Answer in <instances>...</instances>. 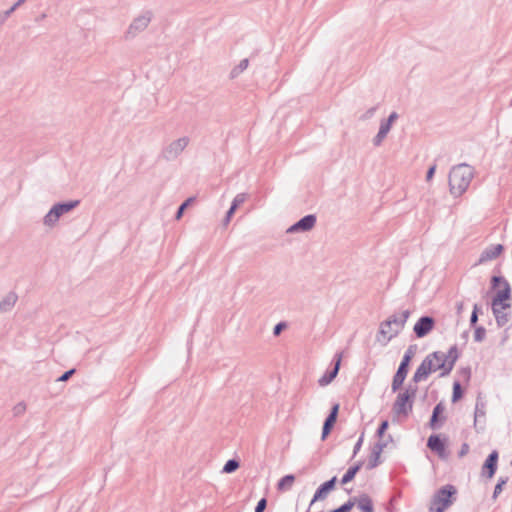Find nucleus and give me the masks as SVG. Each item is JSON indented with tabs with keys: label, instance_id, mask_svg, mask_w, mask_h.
<instances>
[{
	"label": "nucleus",
	"instance_id": "obj_47",
	"mask_svg": "<svg viewBox=\"0 0 512 512\" xmlns=\"http://www.w3.org/2000/svg\"><path fill=\"white\" fill-rule=\"evenodd\" d=\"M435 169H436V166H435V165L431 166V167L428 169V171H427V175H426V179H427V181H429V180H431V179H432V177H433V175H434V172H435Z\"/></svg>",
	"mask_w": 512,
	"mask_h": 512
},
{
	"label": "nucleus",
	"instance_id": "obj_22",
	"mask_svg": "<svg viewBox=\"0 0 512 512\" xmlns=\"http://www.w3.org/2000/svg\"><path fill=\"white\" fill-rule=\"evenodd\" d=\"M361 468V463L353 466V467H350L346 473L344 474V476L342 477L341 479V483L342 484H347L349 483L350 481L353 480V478L355 477L356 473L360 470Z\"/></svg>",
	"mask_w": 512,
	"mask_h": 512
},
{
	"label": "nucleus",
	"instance_id": "obj_49",
	"mask_svg": "<svg viewBox=\"0 0 512 512\" xmlns=\"http://www.w3.org/2000/svg\"><path fill=\"white\" fill-rule=\"evenodd\" d=\"M468 450H469V446L468 444L464 443L461 447V450L459 452V456L460 457H463L464 455H466L468 453Z\"/></svg>",
	"mask_w": 512,
	"mask_h": 512
},
{
	"label": "nucleus",
	"instance_id": "obj_46",
	"mask_svg": "<svg viewBox=\"0 0 512 512\" xmlns=\"http://www.w3.org/2000/svg\"><path fill=\"white\" fill-rule=\"evenodd\" d=\"M439 415H440V414H437L436 412H434V411H433V413H432V417H431V420H430V426H431V428H433V429H434V428L436 427V426H435V424H436V422H437V420H438V416H439Z\"/></svg>",
	"mask_w": 512,
	"mask_h": 512
},
{
	"label": "nucleus",
	"instance_id": "obj_30",
	"mask_svg": "<svg viewBox=\"0 0 512 512\" xmlns=\"http://www.w3.org/2000/svg\"><path fill=\"white\" fill-rule=\"evenodd\" d=\"M26 411V404L24 402H19L13 407L14 416L23 415Z\"/></svg>",
	"mask_w": 512,
	"mask_h": 512
},
{
	"label": "nucleus",
	"instance_id": "obj_25",
	"mask_svg": "<svg viewBox=\"0 0 512 512\" xmlns=\"http://www.w3.org/2000/svg\"><path fill=\"white\" fill-rule=\"evenodd\" d=\"M380 456H381L380 452L372 449L370 457H369V461L367 464V468L373 469V468L377 467L380 463Z\"/></svg>",
	"mask_w": 512,
	"mask_h": 512
},
{
	"label": "nucleus",
	"instance_id": "obj_3",
	"mask_svg": "<svg viewBox=\"0 0 512 512\" xmlns=\"http://www.w3.org/2000/svg\"><path fill=\"white\" fill-rule=\"evenodd\" d=\"M410 311L403 310L400 313L393 314L386 321L382 322L379 329V336L385 339V342L390 341L396 337L403 329L407 319L409 318Z\"/></svg>",
	"mask_w": 512,
	"mask_h": 512
},
{
	"label": "nucleus",
	"instance_id": "obj_51",
	"mask_svg": "<svg viewBox=\"0 0 512 512\" xmlns=\"http://www.w3.org/2000/svg\"><path fill=\"white\" fill-rule=\"evenodd\" d=\"M26 0H18L16 3H14L10 8L14 12L18 7H20L23 3H25Z\"/></svg>",
	"mask_w": 512,
	"mask_h": 512
},
{
	"label": "nucleus",
	"instance_id": "obj_53",
	"mask_svg": "<svg viewBox=\"0 0 512 512\" xmlns=\"http://www.w3.org/2000/svg\"><path fill=\"white\" fill-rule=\"evenodd\" d=\"M510 106H512V99H511V102H510Z\"/></svg>",
	"mask_w": 512,
	"mask_h": 512
},
{
	"label": "nucleus",
	"instance_id": "obj_27",
	"mask_svg": "<svg viewBox=\"0 0 512 512\" xmlns=\"http://www.w3.org/2000/svg\"><path fill=\"white\" fill-rule=\"evenodd\" d=\"M194 199H195L194 197H190V198H188L184 203H182V204L180 205V207L178 208V211H177V213H176V216H175V218H176L177 220L181 219V217H182V215H183V213H184V210H186V208H187L188 206H190V205L194 202Z\"/></svg>",
	"mask_w": 512,
	"mask_h": 512
},
{
	"label": "nucleus",
	"instance_id": "obj_1",
	"mask_svg": "<svg viewBox=\"0 0 512 512\" xmlns=\"http://www.w3.org/2000/svg\"><path fill=\"white\" fill-rule=\"evenodd\" d=\"M457 359L458 350L455 345L450 347L447 353L442 351L430 353L416 369L412 380L414 383H419L436 371H440L442 377L447 376L452 371Z\"/></svg>",
	"mask_w": 512,
	"mask_h": 512
},
{
	"label": "nucleus",
	"instance_id": "obj_11",
	"mask_svg": "<svg viewBox=\"0 0 512 512\" xmlns=\"http://www.w3.org/2000/svg\"><path fill=\"white\" fill-rule=\"evenodd\" d=\"M316 216L313 214H309L301 218L299 221L291 225L287 229V233H303L312 230L316 224Z\"/></svg>",
	"mask_w": 512,
	"mask_h": 512
},
{
	"label": "nucleus",
	"instance_id": "obj_6",
	"mask_svg": "<svg viewBox=\"0 0 512 512\" xmlns=\"http://www.w3.org/2000/svg\"><path fill=\"white\" fill-rule=\"evenodd\" d=\"M492 285L494 288L501 285V289L497 291L496 296L493 298L492 310L497 311V307L508 308L509 304L506 301L510 298L511 293L509 283L500 276H493Z\"/></svg>",
	"mask_w": 512,
	"mask_h": 512
},
{
	"label": "nucleus",
	"instance_id": "obj_18",
	"mask_svg": "<svg viewBox=\"0 0 512 512\" xmlns=\"http://www.w3.org/2000/svg\"><path fill=\"white\" fill-rule=\"evenodd\" d=\"M341 363V354L336 355L335 366L332 371L326 372L320 379L319 385L326 386L333 381V379L337 376Z\"/></svg>",
	"mask_w": 512,
	"mask_h": 512
},
{
	"label": "nucleus",
	"instance_id": "obj_52",
	"mask_svg": "<svg viewBox=\"0 0 512 512\" xmlns=\"http://www.w3.org/2000/svg\"><path fill=\"white\" fill-rule=\"evenodd\" d=\"M46 18V14L45 13H42L36 20L37 21H40V20H43Z\"/></svg>",
	"mask_w": 512,
	"mask_h": 512
},
{
	"label": "nucleus",
	"instance_id": "obj_41",
	"mask_svg": "<svg viewBox=\"0 0 512 512\" xmlns=\"http://www.w3.org/2000/svg\"><path fill=\"white\" fill-rule=\"evenodd\" d=\"M266 499H261L258 503H257V506L255 508V512H263L264 509L266 508Z\"/></svg>",
	"mask_w": 512,
	"mask_h": 512
},
{
	"label": "nucleus",
	"instance_id": "obj_28",
	"mask_svg": "<svg viewBox=\"0 0 512 512\" xmlns=\"http://www.w3.org/2000/svg\"><path fill=\"white\" fill-rule=\"evenodd\" d=\"M239 467L238 461L231 459L226 462V464L223 467V472L225 473H232Z\"/></svg>",
	"mask_w": 512,
	"mask_h": 512
},
{
	"label": "nucleus",
	"instance_id": "obj_21",
	"mask_svg": "<svg viewBox=\"0 0 512 512\" xmlns=\"http://www.w3.org/2000/svg\"><path fill=\"white\" fill-rule=\"evenodd\" d=\"M485 415H486V402L481 397H478L476 400V405H475L474 425L477 426V423L481 419H485Z\"/></svg>",
	"mask_w": 512,
	"mask_h": 512
},
{
	"label": "nucleus",
	"instance_id": "obj_5",
	"mask_svg": "<svg viewBox=\"0 0 512 512\" xmlns=\"http://www.w3.org/2000/svg\"><path fill=\"white\" fill-rule=\"evenodd\" d=\"M78 205V201L55 204L43 218V224L46 227L53 228L57 225L59 219L64 214L69 213Z\"/></svg>",
	"mask_w": 512,
	"mask_h": 512
},
{
	"label": "nucleus",
	"instance_id": "obj_32",
	"mask_svg": "<svg viewBox=\"0 0 512 512\" xmlns=\"http://www.w3.org/2000/svg\"><path fill=\"white\" fill-rule=\"evenodd\" d=\"M287 327V324L285 322H280L278 324L275 325L274 329H273V335L274 336H279L280 333L286 329Z\"/></svg>",
	"mask_w": 512,
	"mask_h": 512
},
{
	"label": "nucleus",
	"instance_id": "obj_29",
	"mask_svg": "<svg viewBox=\"0 0 512 512\" xmlns=\"http://www.w3.org/2000/svg\"><path fill=\"white\" fill-rule=\"evenodd\" d=\"M462 397L461 385L459 382H455L453 385L452 402H457Z\"/></svg>",
	"mask_w": 512,
	"mask_h": 512
},
{
	"label": "nucleus",
	"instance_id": "obj_12",
	"mask_svg": "<svg viewBox=\"0 0 512 512\" xmlns=\"http://www.w3.org/2000/svg\"><path fill=\"white\" fill-rule=\"evenodd\" d=\"M435 321L430 316L421 317L414 325V333L418 338L425 337L434 327Z\"/></svg>",
	"mask_w": 512,
	"mask_h": 512
},
{
	"label": "nucleus",
	"instance_id": "obj_43",
	"mask_svg": "<svg viewBox=\"0 0 512 512\" xmlns=\"http://www.w3.org/2000/svg\"><path fill=\"white\" fill-rule=\"evenodd\" d=\"M386 447V443L384 442H378L373 446V450L378 451L380 453L383 452L384 448Z\"/></svg>",
	"mask_w": 512,
	"mask_h": 512
},
{
	"label": "nucleus",
	"instance_id": "obj_34",
	"mask_svg": "<svg viewBox=\"0 0 512 512\" xmlns=\"http://www.w3.org/2000/svg\"><path fill=\"white\" fill-rule=\"evenodd\" d=\"M390 129H391V125L389 124V122H386L385 120H381L379 131L383 132L385 135H387L389 133Z\"/></svg>",
	"mask_w": 512,
	"mask_h": 512
},
{
	"label": "nucleus",
	"instance_id": "obj_16",
	"mask_svg": "<svg viewBox=\"0 0 512 512\" xmlns=\"http://www.w3.org/2000/svg\"><path fill=\"white\" fill-rule=\"evenodd\" d=\"M338 411H339V404L333 405V407L323 425L322 436H321L322 440H324L330 433L334 423L336 422Z\"/></svg>",
	"mask_w": 512,
	"mask_h": 512
},
{
	"label": "nucleus",
	"instance_id": "obj_45",
	"mask_svg": "<svg viewBox=\"0 0 512 512\" xmlns=\"http://www.w3.org/2000/svg\"><path fill=\"white\" fill-rule=\"evenodd\" d=\"M237 208H235L234 206L231 205L230 209L227 211V214H226V219H225V222L228 223L232 217V215L234 214L235 210Z\"/></svg>",
	"mask_w": 512,
	"mask_h": 512
},
{
	"label": "nucleus",
	"instance_id": "obj_50",
	"mask_svg": "<svg viewBox=\"0 0 512 512\" xmlns=\"http://www.w3.org/2000/svg\"><path fill=\"white\" fill-rule=\"evenodd\" d=\"M476 308H477V307L475 306V307H474V311H473V313H472V315H471V319H470V322H471V324H472V325H474V324L477 322V320H478V316H477Z\"/></svg>",
	"mask_w": 512,
	"mask_h": 512
},
{
	"label": "nucleus",
	"instance_id": "obj_8",
	"mask_svg": "<svg viewBox=\"0 0 512 512\" xmlns=\"http://www.w3.org/2000/svg\"><path fill=\"white\" fill-rule=\"evenodd\" d=\"M414 354H415V348L413 346L408 347V349L406 350V352L402 358V361L398 367V370L393 377L392 385H391L393 392L398 391L400 389V387L402 386V384L407 376V373H408L409 363H410L411 359L413 358Z\"/></svg>",
	"mask_w": 512,
	"mask_h": 512
},
{
	"label": "nucleus",
	"instance_id": "obj_19",
	"mask_svg": "<svg viewBox=\"0 0 512 512\" xmlns=\"http://www.w3.org/2000/svg\"><path fill=\"white\" fill-rule=\"evenodd\" d=\"M350 501H355V505H357L362 512H373L372 500L367 494L354 497L350 499Z\"/></svg>",
	"mask_w": 512,
	"mask_h": 512
},
{
	"label": "nucleus",
	"instance_id": "obj_36",
	"mask_svg": "<svg viewBox=\"0 0 512 512\" xmlns=\"http://www.w3.org/2000/svg\"><path fill=\"white\" fill-rule=\"evenodd\" d=\"M506 483L505 480H500L495 488H494V492H493V497L496 498L501 492H502V488H503V485Z\"/></svg>",
	"mask_w": 512,
	"mask_h": 512
},
{
	"label": "nucleus",
	"instance_id": "obj_23",
	"mask_svg": "<svg viewBox=\"0 0 512 512\" xmlns=\"http://www.w3.org/2000/svg\"><path fill=\"white\" fill-rule=\"evenodd\" d=\"M249 65V60L247 58L242 59L240 63L234 67L230 72V78L234 79L238 77L244 70L247 69Z\"/></svg>",
	"mask_w": 512,
	"mask_h": 512
},
{
	"label": "nucleus",
	"instance_id": "obj_35",
	"mask_svg": "<svg viewBox=\"0 0 512 512\" xmlns=\"http://www.w3.org/2000/svg\"><path fill=\"white\" fill-rule=\"evenodd\" d=\"M386 136L387 135H385L383 132L378 131V133L376 134V136L373 139V144L375 146H379L383 142V140L386 138Z\"/></svg>",
	"mask_w": 512,
	"mask_h": 512
},
{
	"label": "nucleus",
	"instance_id": "obj_4",
	"mask_svg": "<svg viewBox=\"0 0 512 512\" xmlns=\"http://www.w3.org/2000/svg\"><path fill=\"white\" fill-rule=\"evenodd\" d=\"M417 393V386L409 384L404 391L398 393L392 411L396 417H407L413 408L414 399Z\"/></svg>",
	"mask_w": 512,
	"mask_h": 512
},
{
	"label": "nucleus",
	"instance_id": "obj_38",
	"mask_svg": "<svg viewBox=\"0 0 512 512\" xmlns=\"http://www.w3.org/2000/svg\"><path fill=\"white\" fill-rule=\"evenodd\" d=\"M388 425H389V424H388V421H383V422L381 423V425L379 426V428H378V430H377V435H378L379 437H383V435H384L385 431H386V430H387V428H388Z\"/></svg>",
	"mask_w": 512,
	"mask_h": 512
},
{
	"label": "nucleus",
	"instance_id": "obj_7",
	"mask_svg": "<svg viewBox=\"0 0 512 512\" xmlns=\"http://www.w3.org/2000/svg\"><path fill=\"white\" fill-rule=\"evenodd\" d=\"M456 493V489L452 485L442 487L434 495L430 510L432 512H444L451 504V497Z\"/></svg>",
	"mask_w": 512,
	"mask_h": 512
},
{
	"label": "nucleus",
	"instance_id": "obj_10",
	"mask_svg": "<svg viewBox=\"0 0 512 512\" xmlns=\"http://www.w3.org/2000/svg\"><path fill=\"white\" fill-rule=\"evenodd\" d=\"M190 142L189 137L184 136L172 141L163 151L166 158H177Z\"/></svg>",
	"mask_w": 512,
	"mask_h": 512
},
{
	"label": "nucleus",
	"instance_id": "obj_44",
	"mask_svg": "<svg viewBox=\"0 0 512 512\" xmlns=\"http://www.w3.org/2000/svg\"><path fill=\"white\" fill-rule=\"evenodd\" d=\"M377 107H372L367 110V112L362 116V119H368L372 117L376 111Z\"/></svg>",
	"mask_w": 512,
	"mask_h": 512
},
{
	"label": "nucleus",
	"instance_id": "obj_24",
	"mask_svg": "<svg viewBox=\"0 0 512 512\" xmlns=\"http://www.w3.org/2000/svg\"><path fill=\"white\" fill-rule=\"evenodd\" d=\"M295 481V477L293 475H286L280 479L278 482V489L285 490L290 489Z\"/></svg>",
	"mask_w": 512,
	"mask_h": 512
},
{
	"label": "nucleus",
	"instance_id": "obj_31",
	"mask_svg": "<svg viewBox=\"0 0 512 512\" xmlns=\"http://www.w3.org/2000/svg\"><path fill=\"white\" fill-rule=\"evenodd\" d=\"M246 200V194L240 193L235 196L232 202V206L238 208Z\"/></svg>",
	"mask_w": 512,
	"mask_h": 512
},
{
	"label": "nucleus",
	"instance_id": "obj_17",
	"mask_svg": "<svg viewBox=\"0 0 512 512\" xmlns=\"http://www.w3.org/2000/svg\"><path fill=\"white\" fill-rule=\"evenodd\" d=\"M17 300H18V296L16 293L9 292L8 294H6L0 300V312L1 313L10 312L14 308Z\"/></svg>",
	"mask_w": 512,
	"mask_h": 512
},
{
	"label": "nucleus",
	"instance_id": "obj_26",
	"mask_svg": "<svg viewBox=\"0 0 512 512\" xmlns=\"http://www.w3.org/2000/svg\"><path fill=\"white\" fill-rule=\"evenodd\" d=\"M505 308L497 307V311H493L499 326H503L508 322L507 315L502 312Z\"/></svg>",
	"mask_w": 512,
	"mask_h": 512
},
{
	"label": "nucleus",
	"instance_id": "obj_33",
	"mask_svg": "<svg viewBox=\"0 0 512 512\" xmlns=\"http://www.w3.org/2000/svg\"><path fill=\"white\" fill-rule=\"evenodd\" d=\"M484 335H485V329L482 328V327H479L475 330V333H474V339L475 341L477 342H480L483 340L484 338Z\"/></svg>",
	"mask_w": 512,
	"mask_h": 512
},
{
	"label": "nucleus",
	"instance_id": "obj_42",
	"mask_svg": "<svg viewBox=\"0 0 512 512\" xmlns=\"http://www.w3.org/2000/svg\"><path fill=\"white\" fill-rule=\"evenodd\" d=\"M399 115L397 112L393 111L387 119H384L386 122L392 126V123L398 119Z\"/></svg>",
	"mask_w": 512,
	"mask_h": 512
},
{
	"label": "nucleus",
	"instance_id": "obj_40",
	"mask_svg": "<svg viewBox=\"0 0 512 512\" xmlns=\"http://www.w3.org/2000/svg\"><path fill=\"white\" fill-rule=\"evenodd\" d=\"M363 440H364V433L361 434V436L359 437L357 443L354 446V450H353V454L354 455H356L359 452V450L361 449L362 444H363Z\"/></svg>",
	"mask_w": 512,
	"mask_h": 512
},
{
	"label": "nucleus",
	"instance_id": "obj_9",
	"mask_svg": "<svg viewBox=\"0 0 512 512\" xmlns=\"http://www.w3.org/2000/svg\"><path fill=\"white\" fill-rule=\"evenodd\" d=\"M152 17V12L147 10L138 17L134 18L127 31L125 32V39H132L144 31L150 24Z\"/></svg>",
	"mask_w": 512,
	"mask_h": 512
},
{
	"label": "nucleus",
	"instance_id": "obj_14",
	"mask_svg": "<svg viewBox=\"0 0 512 512\" xmlns=\"http://www.w3.org/2000/svg\"><path fill=\"white\" fill-rule=\"evenodd\" d=\"M427 446L433 452L437 453L440 458L446 459L448 457L445 443L440 439L438 435H431L428 438Z\"/></svg>",
	"mask_w": 512,
	"mask_h": 512
},
{
	"label": "nucleus",
	"instance_id": "obj_20",
	"mask_svg": "<svg viewBox=\"0 0 512 512\" xmlns=\"http://www.w3.org/2000/svg\"><path fill=\"white\" fill-rule=\"evenodd\" d=\"M497 461H498V452L496 450L492 451L488 458L486 459L483 470H488V477L492 478L495 474L496 468H497Z\"/></svg>",
	"mask_w": 512,
	"mask_h": 512
},
{
	"label": "nucleus",
	"instance_id": "obj_39",
	"mask_svg": "<svg viewBox=\"0 0 512 512\" xmlns=\"http://www.w3.org/2000/svg\"><path fill=\"white\" fill-rule=\"evenodd\" d=\"M12 13L13 11L11 10V8L0 13V24H3L11 16Z\"/></svg>",
	"mask_w": 512,
	"mask_h": 512
},
{
	"label": "nucleus",
	"instance_id": "obj_37",
	"mask_svg": "<svg viewBox=\"0 0 512 512\" xmlns=\"http://www.w3.org/2000/svg\"><path fill=\"white\" fill-rule=\"evenodd\" d=\"M75 373V369H70L66 371L63 375H61L57 381L64 382L67 381L73 374Z\"/></svg>",
	"mask_w": 512,
	"mask_h": 512
},
{
	"label": "nucleus",
	"instance_id": "obj_13",
	"mask_svg": "<svg viewBox=\"0 0 512 512\" xmlns=\"http://www.w3.org/2000/svg\"><path fill=\"white\" fill-rule=\"evenodd\" d=\"M503 249L504 247L502 244H492L486 247L480 254L476 264H483L498 258L503 252Z\"/></svg>",
	"mask_w": 512,
	"mask_h": 512
},
{
	"label": "nucleus",
	"instance_id": "obj_15",
	"mask_svg": "<svg viewBox=\"0 0 512 512\" xmlns=\"http://www.w3.org/2000/svg\"><path fill=\"white\" fill-rule=\"evenodd\" d=\"M337 478L333 477L329 481L323 483L315 492L310 506L313 505L316 501L324 500L327 495L334 489Z\"/></svg>",
	"mask_w": 512,
	"mask_h": 512
},
{
	"label": "nucleus",
	"instance_id": "obj_48",
	"mask_svg": "<svg viewBox=\"0 0 512 512\" xmlns=\"http://www.w3.org/2000/svg\"><path fill=\"white\" fill-rule=\"evenodd\" d=\"M445 410V406L442 404V403H438L435 407H434V412H436L437 414H441L443 413Z\"/></svg>",
	"mask_w": 512,
	"mask_h": 512
},
{
	"label": "nucleus",
	"instance_id": "obj_2",
	"mask_svg": "<svg viewBox=\"0 0 512 512\" xmlns=\"http://www.w3.org/2000/svg\"><path fill=\"white\" fill-rule=\"evenodd\" d=\"M472 178L473 168L469 164L462 162L455 165L449 174L451 193L458 196L464 193L470 185Z\"/></svg>",
	"mask_w": 512,
	"mask_h": 512
}]
</instances>
